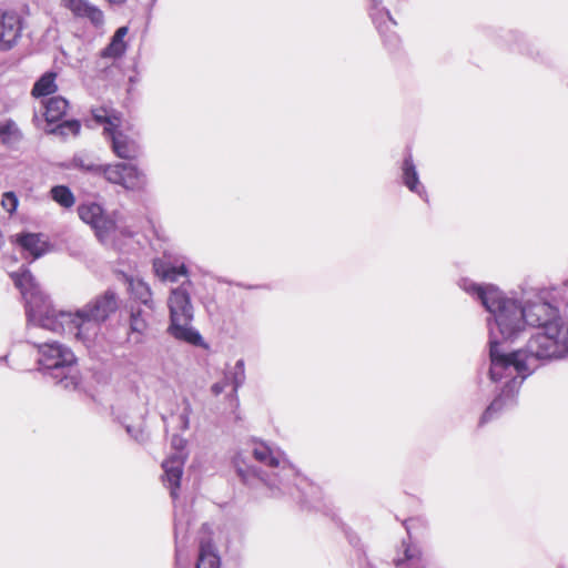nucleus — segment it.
<instances>
[{"label":"nucleus","instance_id":"9b49d317","mask_svg":"<svg viewBox=\"0 0 568 568\" xmlns=\"http://www.w3.org/2000/svg\"><path fill=\"white\" fill-rule=\"evenodd\" d=\"M383 0H371L369 16L375 23L379 34L384 38V42L389 48H396L399 39L394 32L396 21L392 17L388 9L382 7Z\"/></svg>","mask_w":568,"mask_h":568},{"label":"nucleus","instance_id":"7ed1b4c3","mask_svg":"<svg viewBox=\"0 0 568 568\" xmlns=\"http://www.w3.org/2000/svg\"><path fill=\"white\" fill-rule=\"evenodd\" d=\"M567 355L561 338V326L534 334L524 349L510 352L506 362H495L489 368L493 382L503 383L500 394L484 412L480 423L489 422L497 413L515 404L516 395L523 382L540 365Z\"/></svg>","mask_w":568,"mask_h":568},{"label":"nucleus","instance_id":"7c9ffc66","mask_svg":"<svg viewBox=\"0 0 568 568\" xmlns=\"http://www.w3.org/2000/svg\"><path fill=\"white\" fill-rule=\"evenodd\" d=\"M183 403L185 406H184L183 412L179 416V420L181 424V429L185 430L189 428V425H190L191 405L187 399H184Z\"/></svg>","mask_w":568,"mask_h":568},{"label":"nucleus","instance_id":"20e7f679","mask_svg":"<svg viewBox=\"0 0 568 568\" xmlns=\"http://www.w3.org/2000/svg\"><path fill=\"white\" fill-rule=\"evenodd\" d=\"M458 286L469 296L480 302L489 313L490 367L495 362H506L510 352L501 348L504 342H515L526 332L525 308L520 301L507 296L493 284H479L470 278H462Z\"/></svg>","mask_w":568,"mask_h":568},{"label":"nucleus","instance_id":"39448f33","mask_svg":"<svg viewBox=\"0 0 568 568\" xmlns=\"http://www.w3.org/2000/svg\"><path fill=\"white\" fill-rule=\"evenodd\" d=\"M33 344L38 347L39 369L61 388L77 389L81 377L72 349L59 342H33Z\"/></svg>","mask_w":568,"mask_h":568},{"label":"nucleus","instance_id":"a211bd4d","mask_svg":"<svg viewBox=\"0 0 568 568\" xmlns=\"http://www.w3.org/2000/svg\"><path fill=\"white\" fill-rule=\"evenodd\" d=\"M129 32L128 27H120L112 36L110 43L101 51L100 55L104 59H119L126 51V42L124 38Z\"/></svg>","mask_w":568,"mask_h":568},{"label":"nucleus","instance_id":"4468645a","mask_svg":"<svg viewBox=\"0 0 568 568\" xmlns=\"http://www.w3.org/2000/svg\"><path fill=\"white\" fill-rule=\"evenodd\" d=\"M68 8L75 18L88 20L95 29L104 26L103 11L89 0H69Z\"/></svg>","mask_w":568,"mask_h":568},{"label":"nucleus","instance_id":"4c0bfd02","mask_svg":"<svg viewBox=\"0 0 568 568\" xmlns=\"http://www.w3.org/2000/svg\"><path fill=\"white\" fill-rule=\"evenodd\" d=\"M565 285L568 287V281L565 283Z\"/></svg>","mask_w":568,"mask_h":568},{"label":"nucleus","instance_id":"bb28decb","mask_svg":"<svg viewBox=\"0 0 568 568\" xmlns=\"http://www.w3.org/2000/svg\"><path fill=\"white\" fill-rule=\"evenodd\" d=\"M72 168L94 175L100 174L102 170L101 164L97 163L92 156L84 153H79L73 156Z\"/></svg>","mask_w":568,"mask_h":568},{"label":"nucleus","instance_id":"4be33fe9","mask_svg":"<svg viewBox=\"0 0 568 568\" xmlns=\"http://www.w3.org/2000/svg\"><path fill=\"white\" fill-rule=\"evenodd\" d=\"M92 116L98 124L103 125L105 136L121 125V118L114 111L104 108L93 110Z\"/></svg>","mask_w":568,"mask_h":568},{"label":"nucleus","instance_id":"dca6fc26","mask_svg":"<svg viewBox=\"0 0 568 568\" xmlns=\"http://www.w3.org/2000/svg\"><path fill=\"white\" fill-rule=\"evenodd\" d=\"M16 242L23 251L29 253L33 260L42 256L48 250V243L42 234L21 233L16 235Z\"/></svg>","mask_w":568,"mask_h":568},{"label":"nucleus","instance_id":"423d86ee","mask_svg":"<svg viewBox=\"0 0 568 568\" xmlns=\"http://www.w3.org/2000/svg\"><path fill=\"white\" fill-rule=\"evenodd\" d=\"M192 286L193 283L190 280H185L180 286L171 290L168 298L170 311L168 333L178 341L207 348L201 334L191 325L194 317L190 296V288Z\"/></svg>","mask_w":568,"mask_h":568},{"label":"nucleus","instance_id":"f257e3e1","mask_svg":"<svg viewBox=\"0 0 568 568\" xmlns=\"http://www.w3.org/2000/svg\"><path fill=\"white\" fill-rule=\"evenodd\" d=\"M11 277L26 301L30 337L33 331L45 329L73 336L90 346L99 335L101 324L118 307L115 294L106 291L75 312L57 311L29 270L12 273Z\"/></svg>","mask_w":568,"mask_h":568},{"label":"nucleus","instance_id":"1a4fd4ad","mask_svg":"<svg viewBox=\"0 0 568 568\" xmlns=\"http://www.w3.org/2000/svg\"><path fill=\"white\" fill-rule=\"evenodd\" d=\"M109 182L120 184L126 190H138L144 184V175L132 164L116 163L102 165L101 173Z\"/></svg>","mask_w":568,"mask_h":568},{"label":"nucleus","instance_id":"412c9836","mask_svg":"<svg viewBox=\"0 0 568 568\" xmlns=\"http://www.w3.org/2000/svg\"><path fill=\"white\" fill-rule=\"evenodd\" d=\"M196 568H221L220 556L210 540H201Z\"/></svg>","mask_w":568,"mask_h":568},{"label":"nucleus","instance_id":"b1692460","mask_svg":"<svg viewBox=\"0 0 568 568\" xmlns=\"http://www.w3.org/2000/svg\"><path fill=\"white\" fill-rule=\"evenodd\" d=\"M57 73L45 72L42 74L32 88V95L36 98L47 97L57 91L58 85L55 83Z\"/></svg>","mask_w":568,"mask_h":568},{"label":"nucleus","instance_id":"9d476101","mask_svg":"<svg viewBox=\"0 0 568 568\" xmlns=\"http://www.w3.org/2000/svg\"><path fill=\"white\" fill-rule=\"evenodd\" d=\"M79 217L89 224L100 241H104L115 229L113 220L104 215L103 209L95 202H85L78 206Z\"/></svg>","mask_w":568,"mask_h":568},{"label":"nucleus","instance_id":"f8f14e48","mask_svg":"<svg viewBox=\"0 0 568 568\" xmlns=\"http://www.w3.org/2000/svg\"><path fill=\"white\" fill-rule=\"evenodd\" d=\"M106 139L111 141V148L116 156L125 160L139 156L141 148L134 134L116 128L106 135Z\"/></svg>","mask_w":568,"mask_h":568},{"label":"nucleus","instance_id":"f704fd0d","mask_svg":"<svg viewBox=\"0 0 568 568\" xmlns=\"http://www.w3.org/2000/svg\"><path fill=\"white\" fill-rule=\"evenodd\" d=\"M185 529L183 528L182 523L176 519L175 520V537L178 538L181 532H183Z\"/></svg>","mask_w":568,"mask_h":568},{"label":"nucleus","instance_id":"2f4dec72","mask_svg":"<svg viewBox=\"0 0 568 568\" xmlns=\"http://www.w3.org/2000/svg\"><path fill=\"white\" fill-rule=\"evenodd\" d=\"M2 205L8 212H13L18 205L17 196L9 192L3 195Z\"/></svg>","mask_w":568,"mask_h":568},{"label":"nucleus","instance_id":"72a5a7b5","mask_svg":"<svg viewBox=\"0 0 568 568\" xmlns=\"http://www.w3.org/2000/svg\"><path fill=\"white\" fill-rule=\"evenodd\" d=\"M126 433L135 440H140L141 432L133 429L131 426H126Z\"/></svg>","mask_w":568,"mask_h":568},{"label":"nucleus","instance_id":"5701e85b","mask_svg":"<svg viewBox=\"0 0 568 568\" xmlns=\"http://www.w3.org/2000/svg\"><path fill=\"white\" fill-rule=\"evenodd\" d=\"M148 322L145 313L141 308H132L130 318L131 339L139 344L142 342V336L146 331Z\"/></svg>","mask_w":568,"mask_h":568},{"label":"nucleus","instance_id":"c85d7f7f","mask_svg":"<svg viewBox=\"0 0 568 568\" xmlns=\"http://www.w3.org/2000/svg\"><path fill=\"white\" fill-rule=\"evenodd\" d=\"M419 551L415 547L407 546L404 551V558L395 560L397 568H417L419 565Z\"/></svg>","mask_w":568,"mask_h":568},{"label":"nucleus","instance_id":"473e14b6","mask_svg":"<svg viewBox=\"0 0 568 568\" xmlns=\"http://www.w3.org/2000/svg\"><path fill=\"white\" fill-rule=\"evenodd\" d=\"M227 386H230V384L224 377L221 382L214 383L211 387V390L215 396H217L222 394Z\"/></svg>","mask_w":568,"mask_h":568},{"label":"nucleus","instance_id":"c9c22d12","mask_svg":"<svg viewBox=\"0 0 568 568\" xmlns=\"http://www.w3.org/2000/svg\"><path fill=\"white\" fill-rule=\"evenodd\" d=\"M562 342L566 344V353L568 354V327L565 332L561 331Z\"/></svg>","mask_w":568,"mask_h":568},{"label":"nucleus","instance_id":"e433bc0d","mask_svg":"<svg viewBox=\"0 0 568 568\" xmlns=\"http://www.w3.org/2000/svg\"><path fill=\"white\" fill-rule=\"evenodd\" d=\"M111 4H122L125 0H108Z\"/></svg>","mask_w":568,"mask_h":568},{"label":"nucleus","instance_id":"6e6552de","mask_svg":"<svg viewBox=\"0 0 568 568\" xmlns=\"http://www.w3.org/2000/svg\"><path fill=\"white\" fill-rule=\"evenodd\" d=\"M524 305L526 327L534 326L540 331L549 329L550 326H561L559 311L548 302L537 298L528 301Z\"/></svg>","mask_w":568,"mask_h":568},{"label":"nucleus","instance_id":"6ab92c4d","mask_svg":"<svg viewBox=\"0 0 568 568\" xmlns=\"http://www.w3.org/2000/svg\"><path fill=\"white\" fill-rule=\"evenodd\" d=\"M48 123L58 122L67 113L69 102L62 97H53L41 102Z\"/></svg>","mask_w":568,"mask_h":568},{"label":"nucleus","instance_id":"f03ea898","mask_svg":"<svg viewBox=\"0 0 568 568\" xmlns=\"http://www.w3.org/2000/svg\"><path fill=\"white\" fill-rule=\"evenodd\" d=\"M251 454L265 469L248 465L242 454H237L233 463L244 485L250 488L263 487L273 498L290 496L301 504L316 507L321 498L320 487L300 475L278 447L254 442Z\"/></svg>","mask_w":568,"mask_h":568},{"label":"nucleus","instance_id":"2eb2a0df","mask_svg":"<svg viewBox=\"0 0 568 568\" xmlns=\"http://www.w3.org/2000/svg\"><path fill=\"white\" fill-rule=\"evenodd\" d=\"M402 181L404 185L413 193L417 194L422 200L427 201L428 195L425 186L419 181V175L413 162L412 154L405 156L402 164Z\"/></svg>","mask_w":568,"mask_h":568},{"label":"nucleus","instance_id":"cd10ccee","mask_svg":"<svg viewBox=\"0 0 568 568\" xmlns=\"http://www.w3.org/2000/svg\"><path fill=\"white\" fill-rule=\"evenodd\" d=\"M52 199L61 206L69 209L74 205L75 197L71 190L65 185H57L51 189Z\"/></svg>","mask_w":568,"mask_h":568},{"label":"nucleus","instance_id":"0eeeda50","mask_svg":"<svg viewBox=\"0 0 568 568\" xmlns=\"http://www.w3.org/2000/svg\"><path fill=\"white\" fill-rule=\"evenodd\" d=\"M171 445L175 449V453L162 463L164 470L163 481L170 489L171 497L176 499L184 465L182 452L186 446V440L180 435H173Z\"/></svg>","mask_w":568,"mask_h":568},{"label":"nucleus","instance_id":"ddd939ff","mask_svg":"<svg viewBox=\"0 0 568 568\" xmlns=\"http://www.w3.org/2000/svg\"><path fill=\"white\" fill-rule=\"evenodd\" d=\"M21 19L14 12L0 11V50H10L21 36Z\"/></svg>","mask_w":568,"mask_h":568},{"label":"nucleus","instance_id":"c756f323","mask_svg":"<svg viewBox=\"0 0 568 568\" xmlns=\"http://www.w3.org/2000/svg\"><path fill=\"white\" fill-rule=\"evenodd\" d=\"M80 123L77 120H68L60 123L57 128L60 134L67 135V134H78L80 131Z\"/></svg>","mask_w":568,"mask_h":568},{"label":"nucleus","instance_id":"f3484780","mask_svg":"<svg viewBox=\"0 0 568 568\" xmlns=\"http://www.w3.org/2000/svg\"><path fill=\"white\" fill-rule=\"evenodd\" d=\"M153 268L156 276H159L162 281L175 283L180 277H185L189 280V271L183 263L181 265H173L170 262L156 258L153 262Z\"/></svg>","mask_w":568,"mask_h":568},{"label":"nucleus","instance_id":"a878e982","mask_svg":"<svg viewBox=\"0 0 568 568\" xmlns=\"http://www.w3.org/2000/svg\"><path fill=\"white\" fill-rule=\"evenodd\" d=\"M224 377L232 386V393L236 395L239 388L243 386L246 379L244 359H237L235 365L224 373Z\"/></svg>","mask_w":568,"mask_h":568},{"label":"nucleus","instance_id":"393cba45","mask_svg":"<svg viewBox=\"0 0 568 568\" xmlns=\"http://www.w3.org/2000/svg\"><path fill=\"white\" fill-rule=\"evenodd\" d=\"M129 288L134 300L149 307L153 308L152 305V293L146 283L141 280H131L129 282Z\"/></svg>","mask_w":568,"mask_h":568},{"label":"nucleus","instance_id":"aec40b11","mask_svg":"<svg viewBox=\"0 0 568 568\" xmlns=\"http://www.w3.org/2000/svg\"><path fill=\"white\" fill-rule=\"evenodd\" d=\"M22 136L21 130L13 120L0 121V144L14 149L21 142Z\"/></svg>","mask_w":568,"mask_h":568}]
</instances>
